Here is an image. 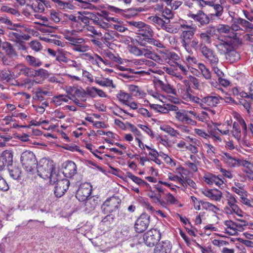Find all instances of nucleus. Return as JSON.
<instances>
[{
	"mask_svg": "<svg viewBox=\"0 0 253 253\" xmlns=\"http://www.w3.org/2000/svg\"><path fill=\"white\" fill-rule=\"evenodd\" d=\"M37 172L39 176L43 179H50V184L57 181V174L59 172L56 171L52 162L46 159H42L36 165Z\"/></svg>",
	"mask_w": 253,
	"mask_h": 253,
	"instance_id": "obj_1",
	"label": "nucleus"
},
{
	"mask_svg": "<svg viewBox=\"0 0 253 253\" xmlns=\"http://www.w3.org/2000/svg\"><path fill=\"white\" fill-rule=\"evenodd\" d=\"M80 33L83 36L92 37L93 35L101 36L100 32L98 33L94 28L89 25L95 17V15L88 11L80 10Z\"/></svg>",
	"mask_w": 253,
	"mask_h": 253,
	"instance_id": "obj_2",
	"label": "nucleus"
},
{
	"mask_svg": "<svg viewBox=\"0 0 253 253\" xmlns=\"http://www.w3.org/2000/svg\"><path fill=\"white\" fill-rule=\"evenodd\" d=\"M179 29L181 32L182 45L188 52H190L191 50L189 49V42L194 37L197 27L182 23L179 25Z\"/></svg>",
	"mask_w": 253,
	"mask_h": 253,
	"instance_id": "obj_3",
	"label": "nucleus"
},
{
	"mask_svg": "<svg viewBox=\"0 0 253 253\" xmlns=\"http://www.w3.org/2000/svg\"><path fill=\"white\" fill-rule=\"evenodd\" d=\"M47 74V72L42 69L38 70H34L32 68H29L23 64H19L15 66L13 68L12 75L15 78H18L21 75H24L27 77H35L40 75Z\"/></svg>",
	"mask_w": 253,
	"mask_h": 253,
	"instance_id": "obj_4",
	"label": "nucleus"
},
{
	"mask_svg": "<svg viewBox=\"0 0 253 253\" xmlns=\"http://www.w3.org/2000/svg\"><path fill=\"white\" fill-rule=\"evenodd\" d=\"M121 202V200L118 198L112 197L103 203L101 207V210L104 214H109L117 210ZM110 216V215H107L102 220V222H105Z\"/></svg>",
	"mask_w": 253,
	"mask_h": 253,
	"instance_id": "obj_5",
	"label": "nucleus"
},
{
	"mask_svg": "<svg viewBox=\"0 0 253 253\" xmlns=\"http://www.w3.org/2000/svg\"><path fill=\"white\" fill-rule=\"evenodd\" d=\"M20 160L23 167L27 172H32L38 163L35 155L29 151L22 153Z\"/></svg>",
	"mask_w": 253,
	"mask_h": 253,
	"instance_id": "obj_6",
	"label": "nucleus"
},
{
	"mask_svg": "<svg viewBox=\"0 0 253 253\" xmlns=\"http://www.w3.org/2000/svg\"><path fill=\"white\" fill-rule=\"evenodd\" d=\"M161 236L160 230L152 229L144 234V242L147 246L153 247L160 240Z\"/></svg>",
	"mask_w": 253,
	"mask_h": 253,
	"instance_id": "obj_7",
	"label": "nucleus"
},
{
	"mask_svg": "<svg viewBox=\"0 0 253 253\" xmlns=\"http://www.w3.org/2000/svg\"><path fill=\"white\" fill-rule=\"evenodd\" d=\"M57 181L54 184L55 186L54 194L57 197H62L68 189L69 185V181L65 178L61 179V176L58 173L57 176ZM51 184H53L52 183Z\"/></svg>",
	"mask_w": 253,
	"mask_h": 253,
	"instance_id": "obj_8",
	"label": "nucleus"
},
{
	"mask_svg": "<svg viewBox=\"0 0 253 253\" xmlns=\"http://www.w3.org/2000/svg\"><path fill=\"white\" fill-rule=\"evenodd\" d=\"M200 49L203 55L212 66L217 65L218 63V58L212 49L203 43L200 44Z\"/></svg>",
	"mask_w": 253,
	"mask_h": 253,
	"instance_id": "obj_9",
	"label": "nucleus"
},
{
	"mask_svg": "<svg viewBox=\"0 0 253 253\" xmlns=\"http://www.w3.org/2000/svg\"><path fill=\"white\" fill-rule=\"evenodd\" d=\"M150 216L146 213H142L135 221L134 228L137 233H142L147 229L150 223Z\"/></svg>",
	"mask_w": 253,
	"mask_h": 253,
	"instance_id": "obj_10",
	"label": "nucleus"
},
{
	"mask_svg": "<svg viewBox=\"0 0 253 253\" xmlns=\"http://www.w3.org/2000/svg\"><path fill=\"white\" fill-rule=\"evenodd\" d=\"M237 202L227 203V205L224 208V212L227 215L236 214L241 217H245L247 214L243 211L237 205Z\"/></svg>",
	"mask_w": 253,
	"mask_h": 253,
	"instance_id": "obj_11",
	"label": "nucleus"
},
{
	"mask_svg": "<svg viewBox=\"0 0 253 253\" xmlns=\"http://www.w3.org/2000/svg\"><path fill=\"white\" fill-rule=\"evenodd\" d=\"M13 153L11 151H4L0 155V170H3L5 167L11 166L13 162Z\"/></svg>",
	"mask_w": 253,
	"mask_h": 253,
	"instance_id": "obj_12",
	"label": "nucleus"
},
{
	"mask_svg": "<svg viewBox=\"0 0 253 253\" xmlns=\"http://www.w3.org/2000/svg\"><path fill=\"white\" fill-rule=\"evenodd\" d=\"M201 193L210 200L216 202L220 201L222 198V192L217 189H202Z\"/></svg>",
	"mask_w": 253,
	"mask_h": 253,
	"instance_id": "obj_13",
	"label": "nucleus"
},
{
	"mask_svg": "<svg viewBox=\"0 0 253 253\" xmlns=\"http://www.w3.org/2000/svg\"><path fill=\"white\" fill-rule=\"evenodd\" d=\"M221 99L219 95H209L203 97V109L208 110L210 107L217 106Z\"/></svg>",
	"mask_w": 253,
	"mask_h": 253,
	"instance_id": "obj_14",
	"label": "nucleus"
},
{
	"mask_svg": "<svg viewBox=\"0 0 253 253\" xmlns=\"http://www.w3.org/2000/svg\"><path fill=\"white\" fill-rule=\"evenodd\" d=\"M174 116L176 120L181 122H185L188 125L196 126L197 122L192 118L191 116H188L185 110H180L174 112Z\"/></svg>",
	"mask_w": 253,
	"mask_h": 253,
	"instance_id": "obj_15",
	"label": "nucleus"
},
{
	"mask_svg": "<svg viewBox=\"0 0 253 253\" xmlns=\"http://www.w3.org/2000/svg\"><path fill=\"white\" fill-rule=\"evenodd\" d=\"M183 85H180L178 91L180 96L185 100L189 101L191 97L192 90L190 87L189 82L187 80L183 81Z\"/></svg>",
	"mask_w": 253,
	"mask_h": 253,
	"instance_id": "obj_16",
	"label": "nucleus"
},
{
	"mask_svg": "<svg viewBox=\"0 0 253 253\" xmlns=\"http://www.w3.org/2000/svg\"><path fill=\"white\" fill-rule=\"evenodd\" d=\"M215 28L213 26H210L207 27L205 32H201L197 35L201 40L202 42L210 44L211 39L215 33Z\"/></svg>",
	"mask_w": 253,
	"mask_h": 253,
	"instance_id": "obj_17",
	"label": "nucleus"
},
{
	"mask_svg": "<svg viewBox=\"0 0 253 253\" xmlns=\"http://www.w3.org/2000/svg\"><path fill=\"white\" fill-rule=\"evenodd\" d=\"M79 31L77 29L68 31L65 36L66 39L75 46L74 49L77 51H79V45L78 44L79 43Z\"/></svg>",
	"mask_w": 253,
	"mask_h": 253,
	"instance_id": "obj_18",
	"label": "nucleus"
},
{
	"mask_svg": "<svg viewBox=\"0 0 253 253\" xmlns=\"http://www.w3.org/2000/svg\"><path fill=\"white\" fill-rule=\"evenodd\" d=\"M188 15L202 26L209 24L210 22L209 17L202 10H199L196 14L190 12Z\"/></svg>",
	"mask_w": 253,
	"mask_h": 253,
	"instance_id": "obj_19",
	"label": "nucleus"
},
{
	"mask_svg": "<svg viewBox=\"0 0 253 253\" xmlns=\"http://www.w3.org/2000/svg\"><path fill=\"white\" fill-rule=\"evenodd\" d=\"M172 245L170 241L165 240L157 244L154 248V253H170Z\"/></svg>",
	"mask_w": 253,
	"mask_h": 253,
	"instance_id": "obj_20",
	"label": "nucleus"
},
{
	"mask_svg": "<svg viewBox=\"0 0 253 253\" xmlns=\"http://www.w3.org/2000/svg\"><path fill=\"white\" fill-rule=\"evenodd\" d=\"M64 168L63 174L66 177H72L77 173V167L75 163L72 161H67L63 164Z\"/></svg>",
	"mask_w": 253,
	"mask_h": 253,
	"instance_id": "obj_21",
	"label": "nucleus"
},
{
	"mask_svg": "<svg viewBox=\"0 0 253 253\" xmlns=\"http://www.w3.org/2000/svg\"><path fill=\"white\" fill-rule=\"evenodd\" d=\"M8 37L10 40L16 42H18L21 40H28L30 38L29 36L24 34L21 30L16 28L13 31H9Z\"/></svg>",
	"mask_w": 253,
	"mask_h": 253,
	"instance_id": "obj_22",
	"label": "nucleus"
},
{
	"mask_svg": "<svg viewBox=\"0 0 253 253\" xmlns=\"http://www.w3.org/2000/svg\"><path fill=\"white\" fill-rule=\"evenodd\" d=\"M163 57L166 60L168 59L167 62L171 66L175 67V65L180 62L179 56L174 52H161Z\"/></svg>",
	"mask_w": 253,
	"mask_h": 253,
	"instance_id": "obj_23",
	"label": "nucleus"
},
{
	"mask_svg": "<svg viewBox=\"0 0 253 253\" xmlns=\"http://www.w3.org/2000/svg\"><path fill=\"white\" fill-rule=\"evenodd\" d=\"M97 205V203L94 199L89 198L80 202V208L86 213L93 211Z\"/></svg>",
	"mask_w": 253,
	"mask_h": 253,
	"instance_id": "obj_24",
	"label": "nucleus"
},
{
	"mask_svg": "<svg viewBox=\"0 0 253 253\" xmlns=\"http://www.w3.org/2000/svg\"><path fill=\"white\" fill-rule=\"evenodd\" d=\"M221 160L224 161L229 167H238L239 159H236L230 154L223 153L221 155Z\"/></svg>",
	"mask_w": 253,
	"mask_h": 253,
	"instance_id": "obj_25",
	"label": "nucleus"
},
{
	"mask_svg": "<svg viewBox=\"0 0 253 253\" xmlns=\"http://www.w3.org/2000/svg\"><path fill=\"white\" fill-rule=\"evenodd\" d=\"M216 30L220 34H227V36L230 38L233 39L237 38L238 33L232 31L231 27L227 25H219L217 26Z\"/></svg>",
	"mask_w": 253,
	"mask_h": 253,
	"instance_id": "obj_26",
	"label": "nucleus"
},
{
	"mask_svg": "<svg viewBox=\"0 0 253 253\" xmlns=\"http://www.w3.org/2000/svg\"><path fill=\"white\" fill-rule=\"evenodd\" d=\"M136 42L140 46H144L143 48H140L142 52V56L149 58L152 53L153 51L151 50L152 47L150 46H145V42L143 41L140 36H137L136 39Z\"/></svg>",
	"mask_w": 253,
	"mask_h": 253,
	"instance_id": "obj_27",
	"label": "nucleus"
},
{
	"mask_svg": "<svg viewBox=\"0 0 253 253\" xmlns=\"http://www.w3.org/2000/svg\"><path fill=\"white\" fill-rule=\"evenodd\" d=\"M127 88L129 94L132 96L143 98L145 96L146 93L144 92L142 88L134 84H129L127 85Z\"/></svg>",
	"mask_w": 253,
	"mask_h": 253,
	"instance_id": "obj_28",
	"label": "nucleus"
},
{
	"mask_svg": "<svg viewBox=\"0 0 253 253\" xmlns=\"http://www.w3.org/2000/svg\"><path fill=\"white\" fill-rule=\"evenodd\" d=\"M215 46L218 52L221 54H224V55L233 48V46L230 43L223 41L219 42Z\"/></svg>",
	"mask_w": 253,
	"mask_h": 253,
	"instance_id": "obj_29",
	"label": "nucleus"
},
{
	"mask_svg": "<svg viewBox=\"0 0 253 253\" xmlns=\"http://www.w3.org/2000/svg\"><path fill=\"white\" fill-rule=\"evenodd\" d=\"M80 197L83 201L86 200L91 192V185L89 183H84L80 185Z\"/></svg>",
	"mask_w": 253,
	"mask_h": 253,
	"instance_id": "obj_30",
	"label": "nucleus"
},
{
	"mask_svg": "<svg viewBox=\"0 0 253 253\" xmlns=\"http://www.w3.org/2000/svg\"><path fill=\"white\" fill-rule=\"evenodd\" d=\"M138 34L144 37L143 41L145 42L147 38L152 37L154 32L150 26L144 23L142 28L139 30Z\"/></svg>",
	"mask_w": 253,
	"mask_h": 253,
	"instance_id": "obj_31",
	"label": "nucleus"
},
{
	"mask_svg": "<svg viewBox=\"0 0 253 253\" xmlns=\"http://www.w3.org/2000/svg\"><path fill=\"white\" fill-rule=\"evenodd\" d=\"M2 49L5 51L6 54L8 56L15 58L18 57L17 53L10 43L8 42H3L2 44Z\"/></svg>",
	"mask_w": 253,
	"mask_h": 253,
	"instance_id": "obj_32",
	"label": "nucleus"
},
{
	"mask_svg": "<svg viewBox=\"0 0 253 253\" xmlns=\"http://www.w3.org/2000/svg\"><path fill=\"white\" fill-rule=\"evenodd\" d=\"M68 93V100L69 99L73 100L76 103L78 104L79 103V89L75 87H69L68 88L67 90Z\"/></svg>",
	"mask_w": 253,
	"mask_h": 253,
	"instance_id": "obj_33",
	"label": "nucleus"
},
{
	"mask_svg": "<svg viewBox=\"0 0 253 253\" xmlns=\"http://www.w3.org/2000/svg\"><path fill=\"white\" fill-rule=\"evenodd\" d=\"M116 99L120 103L126 105L129 100L132 99L131 95L123 90H120L116 94Z\"/></svg>",
	"mask_w": 253,
	"mask_h": 253,
	"instance_id": "obj_34",
	"label": "nucleus"
},
{
	"mask_svg": "<svg viewBox=\"0 0 253 253\" xmlns=\"http://www.w3.org/2000/svg\"><path fill=\"white\" fill-rule=\"evenodd\" d=\"M95 82L96 84L102 86L111 87L113 88L116 87L113 81L108 78L96 77L95 78Z\"/></svg>",
	"mask_w": 253,
	"mask_h": 253,
	"instance_id": "obj_35",
	"label": "nucleus"
},
{
	"mask_svg": "<svg viewBox=\"0 0 253 253\" xmlns=\"http://www.w3.org/2000/svg\"><path fill=\"white\" fill-rule=\"evenodd\" d=\"M126 176L127 177L130 178L134 182H135L136 184H137V185H138L139 186H141L142 187H150V185L147 182L144 181L140 178L133 175L130 172H127L126 173Z\"/></svg>",
	"mask_w": 253,
	"mask_h": 253,
	"instance_id": "obj_36",
	"label": "nucleus"
},
{
	"mask_svg": "<svg viewBox=\"0 0 253 253\" xmlns=\"http://www.w3.org/2000/svg\"><path fill=\"white\" fill-rule=\"evenodd\" d=\"M224 225L225 226V230L226 233L231 235H236L235 222L231 220H227L224 221Z\"/></svg>",
	"mask_w": 253,
	"mask_h": 253,
	"instance_id": "obj_37",
	"label": "nucleus"
},
{
	"mask_svg": "<svg viewBox=\"0 0 253 253\" xmlns=\"http://www.w3.org/2000/svg\"><path fill=\"white\" fill-rule=\"evenodd\" d=\"M118 35V34L114 31L108 30L105 33L104 36L101 38V40L105 44H107L110 41H113Z\"/></svg>",
	"mask_w": 253,
	"mask_h": 253,
	"instance_id": "obj_38",
	"label": "nucleus"
},
{
	"mask_svg": "<svg viewBox=\"0 0 253 253\" xmlns=\"http://www.w3.org/2000/svg\"><path fill=\"white\" fill-rule=\"evenodd\" d=\"M158 84L161 88L167 93H171L174 95L176 94L175 89L169 84L165 83L160 80L158 81Z\"/></svg>",
	"mask_w": 253,
	"mask_h": 253,
	"instance_id": "obj_39",
	"label": "nucleus"
},
{
	"mask_svg": "<svg viewBox=\"0 0 253 253\" xmlns=\"http://www.w3.org/2000/svg\"><path fill=\"white\" fill-rule=\"evenodd\" d=\"M226 60L230 62H234L240 59L239 54L233 48L229 50L225 55Z\"/></svg>",
	"mask_w": 253,
	"mask_h": 253,
	"instance_id": "obj_40",
	"label": "nucleus"
},
{
	"mask_svg": "<svg viewBox=\"0 0 253 253\" xmlns=\"http://www.w3.org/2000/svg\"><path fill=\"white\" fill-rule=\"evenodd\" d=\"M160 128L161 130L165 132L172 137H176L179 135L178 130L174 129L169 126L162 125L160 126Z\"/></svg>",
	"mask_w": 253,
	"mask_h": 253,
	"instance_id": "obj_41",
	"label": "nucleus"
},
{
	"mask_svg": "<svg viewBox=\"0 0 253 253\" xmlns=\"http://www.w3.org/2000/svg\"><path fill=\"white\" fill-rule=\"evenodd\" d=\"M240 166H243L244 168L243 170L246 173L253 171V164L247 160L239 159V167Z\"/></svg>",
	"mask_w": 253,
	"mask_h": 253,
	"instance_id": "obj_42",
	"label": "nucleus"
},
{
	"mask_svg": "<svg viewBox=\"0 0 253 253\" xmlns=\"http://www.w3.org/2000/svg\"><path fill=\"white\" fill-rule=\"evenodd\" d=\"M148 19L153 24L155 25L158 29H162L165 21L161 18L157 16H152L148 17Z\"/></svg>",
	"mask_w": 253,
	"mask_h": 253,
	"instance_id": "obj_43",
	"label": "nucleus"
},
{
	"mask_svg": "<svg viewBox=\"0 0 253 253\" xmlns=\"http://www.w3.org/2000/svg\"><path fill=\"white\" fill-rule=\"evenodd\" d=\"M182 180L183 182L181 183L180 185L184 188H187L188 186L194 189H196L197 188L196 183L192 179L182 176Z\"/></svg>",
	"mask_w": 253,
	"mask_h": 253,
	"instance_id": "obj_44",
	"label": "nucleus"
},
{
	"mask_svg": "<svg viewBox=\"0 0 253 253\" xmlns=\"http://www.w3.org/2000/svg\"><path fill=\"white\" fill-rule=\"evenodd\" d=\"M162 29L165 30L167 32L173 34L177 33L180 30L179 26H176L174 25L169 24V23L166 22H165Z\"/></svg>",
	"mask_w": 253,
	"mask_h": 253,
	"instance_id": "obj_45",
	"label": "nucleus"
},
{
	"mask_svg": "<svg viewBox=\"0 0 253 253\" xmlns=\"http://www.w3.org/2000/svg\"><path fill=\"white\" fill-rule=\"evenodd\" d=\"M238 123H234L233 125V129L232 133L234 138L238 141H240L241 136L240 124H238Z\"/></svg>",
	"mask_w": 253,
	"mask_h": 253,
	"instance_id": "obj_46",
	"label": "nucleus"
},
{
	"mask_svg": "<svg viewBox=\"0 0 253 253\" xmlns=\"http://www.w3.org/2000/svg\"><path fill=\"white\" fill-rule=\"evenodd\" d=\"M202 207L203 209L212 211L214 213H217V212L220 210L219 208L217 206L209 202L203 201V202H202Z\"/></svg>",
	"mask_w": 253,
	"mask_h": 253,
	"instance_id": "obj_47",
	"label": "nucleus"
},
{
	"mask_svg": "<svg viewBox=\"0 0 253 253\" xmlns=\"http://www.w3.org/2000/svg\"><path fill=\"white\" fill-rule=\"evenodd\" d=\"M25 59L30 65L34 67H40L42 64L39 59L30 55H27Z\"/></svg>",
	"mask_w": 253,
	"mask_h": 253,
	"instance_id": "obj_48",
	"label": "nucleus"
},
{
	"mask_svg": "<svg viewBox=\"0 0 253 253\" xmlns=\"http://www.w3.org/2000/svg\"><path fill=\"white\" fill-rule=\"evenodd\" d=\"M238 222H235L236 235L238 232H242L245 230L248 225V221L245 219H238Z\"/></svg>",
	"mask_w": 253,
	"mask_h": 253,
	"instance_id": "obj_49",
	"label": "nucleus"
},
{
	"mask_svg": "<svg viewBox=\"0 0 253 253\" xmlns=\"http://www.w3.org/2000/svg\"><path fill=\"white\" fill-rule=\"evenodd\" d=\"M233 116L236 120L234 123H238V124H240L244 132H246L247 129V125L241 116L238 113H234Z\"/></svg>",
	"mask_w": 253,
	"mask_h": 253,
	"instance_id": "obj_50",
	"label": "nucleus"
},
{
	"mask_svg": "<svg viewBox=\"0 0 253 253\" xmlns=\"http://www.w3.org/2000/svg\"><path fill=\"white\" fill-rule=\"evenodd\" d=\"M198 67L206 79L209 80L211 78V72L204 64L201 63H199L198 64Z\"/></svg>",
	"mask_w": 253,
	"mask_h": 253,
	"instance_id": "obj_51",
	"label": "nucleus"
},
{
	"mask_svg": "<svg viewBox=\"0 0 253 253\" xmlns=\"http://www.w3.org/2000/svg\"><path fill=\"white\" fill-rule=\"evenodd\" d=\"M9 174L14 179H19L21 176V170L18 167H13L9 169Z\"/></svg>",
	"mask_w": 253,
	"mask_h": 253,
	"instance_id": "obj_52",
	"label": "nucleus"
},
{
	"mask_svg": "<svg viewBox=\"0 0 253 253\" xmlns=\"http://www.w3.org/2000/svg\"><path fill=\"white\" fill-rule=\"evenodd\" d=\"M145 42L157 47L160 48H165L164 45L161 41H160L158 40L153 38L152 37L147 38L146 40H145Z\"/></svg>",
	"mask_w": 253,
	"mask_h": 253,
	"instance_id": "obj_53",
	"label": "nucleus"
},
{
	"mask_svg": "<svg viewBox=\"0 0 253 253\" xmlns=\"http://www.w3.org/2000/svg\"><path fill=\"white\" fill-rule=\"evenodd\" d=\"M0 11L17 16L20 15V13L17 9L10 7L7 5H2L1 6Z\"/></svg>",
	"mask_w": 253,
	"mask_h": 253,
	"instance_id": "obj_54",
	"label": "nucleus"
},
{
	"mask_svg": "<svg viewBox=\"0 0 253 253\" xmlns=\"http://www.w3.org/2000/svg\"><path fill=\"white\" fill-rule=\"evenodd\" d=\"M32 8L36 12H42L44 10L43 3L39 0H36V2L31 5Z\"/></svg>",
	"mask_w": 253,
	"mask_h": 253,
	"instance_id": "obj_55",
	"label": "nucleus"
},
{
	"mask_svg": "<svg viewBox=\"0 0 253 253\" xmlns=\"http://www.w3.org/2000/svg\"><path fill=\"white\" fill-rule=\"evenodd\" d=\"M12 74H11L10 71L3 70L0 73V80L2 81H5L8 83L12 79Z\"/></svg>",
	"mask_w": 253,
	"mask_h": 253,
	"instance_id": "obj_56",
	"label": "nucleus"
},
{
	"mask_svg": "<svg viewBox=\"0 0 253 253\" xmlns=\"http://www.w3.org/2000/svg\"><path fill=\"white\" fill-rule=\"evenodd\" d=\"M160 157L170 167H174L176 166V162L169 157L167 154H166L162 152H160Z\"/></svg>",
	"mask_w": 253,
	"mask_h": 253,
	"instance_id": "obj_57",
	"label": "nucleus"
},
{
	"mask_svg": "<svg viewBox=\"0 0 253 253\" xmlns=\"http://www.w3.org/2000/svg\"><path fill=\"white\" fill-rule=\"evenodd\" d=\"M52 101L53 103L56 105H60L62 102H67L68 97L64 95H59L58 96H54L53 97Z\"/></svg>",
	"mask_w": 253,
	"mask_h": 253,
	"instance_id": "obj_58",
	"label": "nucleus"
},
{
	"mask_svg": "<svg viewBox=\"0 0 253 253\" xmlns=\"http://www.w3.org/2000/svg\"><path fill=\"white\" fill-rule=\"evenodd\" d=\"M128 51L136 56H141L142 52L140 50V48L137 46L129 45L127 47Z\"/></svg>",
	"mask_w": 253,
	"mask_h": 253,
	"instance_id": "obj_59",
	"label": "nucleus"
},
{
	"mask_svg": "<svg viewBox=\"0 0 253 253\" xmlns=\"http://www.w3.org/2000/svg\"><path fill=\"white\" fill-rule=\"evenodd\" d=\"M106 56L111 60L116 62L118 63L122 64L123 59L118 56L114 54L112 52L108 51L105 53Z\"/></svg>",
	"mask_w": 253,
	"mask_h": 253,
	"instance_id": "obj_60",
	"label": "nucleus"
},
{
	"mask_svg": "<svg viewBox=\"0 0 253 253\" xmlns=\"http://www.w3.org/2000/svg\"><path fill=\"white\" fill-rule=\"evenodd\" d=\"M127 22L129 26L132 27L133 29H137V32H139V30L142 28L144 23L142 21H136L134 20H130Z\"/></svg>",
	"mask_w": 253,
	"mask_h": 253,
	"instance_id": "obj_61",
	"label": "nucleus"
},
{
	"mask_svg": "<svg viewBox=\"0 0 253 253\" xmlns=\"http://www.w3.org/2000/svg\"><path fill=\"white\" fill-rule=\"evenodd\" d=\"M163 70L165 71L167 74L171 75L172 76L176 77L179 80H182V77L177 73L175 70H174L171 67H164Z\"/></svg>",
	"mask_w": 253,
	"mask_h": 253,
	"instance_id": "obj_62",
	"label": "nucleus"
},
{
	"mask_svg": "<svg viewBox=\"0 0 253 253\" xmlns=\"http://www.w3.org/2000/svg\"><path fill=\"white\" fill-rule=\"evenodd\" d=\"M190 199L192 201L194 209L198 211L201 210V206H202L203 201L199 200L196 197L193 196L190 197Z\"/></svg>",
	"mask_w": 253,
	"mask_h": 253,
	"instance_id": "obj_63",
	"label": "nucleus"
},
{
	"mask_svg": "<svg viewBox=\"0 0 253 253\" xmlns=\"http://www.w3.org/2000/svg\"><path fill=\"white\" fill-rule=\"evenodd\" d=\"M240 202L248 207H253V200H250L247 198V193L245 196L241 197Z\"/></svg>",
	"mask_w": 253,
	"mask_h": 253,
	"instance_id": "obj_64",
	"label": "nucleus"
}]
</instances>
